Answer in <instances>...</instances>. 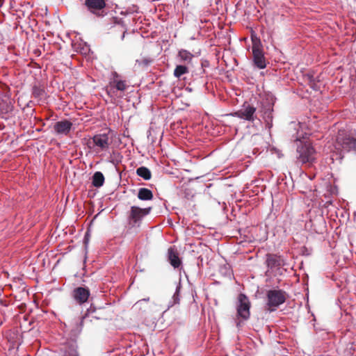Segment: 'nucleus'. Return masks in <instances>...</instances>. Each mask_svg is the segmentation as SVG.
Returning <instances> with one entry per match:
<instances>
[{
    "label": "nucleus",
    "mask_w": 356,
    "mask_h": 356,
    "mask_svg": "<svg viewBox=\"0 0 356 356\" xmlns=\"http://www.w3.org/2000/svg\"><path fill=\"white\" fill-rule=\"evenodd\" d=\"M136 175L146 181L149 180L152 177L151 171L145 166H141L137 168Z\"/></svg>",
    "instance_id": "nucleus-23"
},
{
    "label": "nucleus",
    "mask_w": 356,
    "mask_h": 356,
    "mask_svg": "<svg viewBox=\"0 0 356 356\" xmlns=\"http://www.w3.org/2000/svg\"><path fill=\"white\" fill-rule=\"evenodd\" d=\"M296 159L302 163H311L315 160L316 151L311 143L300 141L297 145Z\"/></svg>",
    "instance_id": "nucleus-2"
},
{
    "label": "nucleus",
    "mask_w": 356,
    "mask_h": 356,
    "mask_svg": "<svg viewBox=\"0 0 356 356\" xmlns=\"http://www.w3.org/2000/svg\"><path fill=\"white\" fill-rule=\"evenodd\" d=\"M13 105L9 99L2 100L0 102V111L2 114L7 115L6 118H8L9 115L13 111Z\"/></svg>",
    "instance_id": "nucleus-19"
},
{
    "label": "nucleus",
    "mask_w": 356,
    "mask_h": 356,
    "mask_svg": "<svg viewBox=\"0 0 356 356\" xmlns=\"http://www.w3.org/2000/svg\"><path fill=\"white\" fill-rule=\"evenodd\" d=\"M152 207L141 209L136 206H132L128 215V224L131 227H139L145 216L148 215Z\"/></svg>",
    "instance_id": "nucleus-4"
},
{
    "label": "nucleus",
    "mask_w": 356,
    "mask_h": 356,
    "mask_svg": "<svg viewBox=\"0 0 356 356\" xmlns=\"http://www.w3.org/2000/svg\"><path fill=\"white\" fill-rule=\"evenodd\" d=\"M273 105L268 99L261 102L260 113H261L263 120L266 124V128L270 131L273 127Z\"/></svg>",
    "instance_id": "nucleus-7"
},
{
    "label": "nucleus",
    "mask_w": 356,
    "mask_h": 356,
    "mask_svg": "<svg viewBox=\"0 0 356 356\" xmlns=\"http://www.w3.org/2000/svg\"><path fill=\"white\" fill-rule=\"evenodd\" d=\"M252 51L254 66L259 70L266 68L267 60L265 58L264 52L261 48L259 40L258 42H253Z\"/></svg>",
    "instance_id": "nucleus-5"
},
{
    "label": "nucleus",
    "mask_w": 356,
    "mask_h": 356,
    "mask_svg": "<svg viewBox=\"0 0 356 356\" xmlns=\"http://www.w3.org/2000/svg\"><path fill=\"white\" fill-rule=\"evenodd\" d=\"M32 95L38 102L44 101L46 98V92L43 88L34 86L32 88Z\"/></svg>",
    "instance_id": "nucleus-20"
},
{
    "label": "nucleus",
    "mask_w": 356,
    "mask_h": 356,
    "mask_svg": "<svg viewBox=\"0 0 356 356\" xmlns=\"http://www.w3.org/2000/svg\"><path fill=\"white\" fill-rule=\"evenodd\" d=\"M256 111L257 108L254 106L244 104L233 115L246 121L254 122L257 118Z\"/></svg>",
    "instance_id": "nucleus-8"
},
{
    "label": "nucleus",
    "mask_w": 356,
    "mask_h": 356,
    "mask_svg": "<svg viewBox=\"0 0 356 356\" xmlns=\"http://www.w3.org/2000/svg\"><path fill=\"white\" fill-rule=\"evenodd\" d=\"M149 300V298H143L136 302L135 304L136 306H140L142 305L143 302H148Z\"/></svg>",
    "instance_id": "nucleus-29"
},
{
    "label": "nucleus",
    "mask_w": 356,
    "mask_h": 356,
    "mask_svg": "<svg viewBox=\"0 0 356 356\" xmlns=\"http://www.w3.org/2000/svg\"><path fill=\"white\" fill-rule=\"evenodd\" d=\"M181 289V282L179 280L178 282L176 283L175 291L171 299L168 302L167 309H169L170 308L172 307L173 306L179 304Z\"/></svg>",
    "instance_id": "nucleus-16"
},
{
    "label": "nucleus",
    "mask_w": 356,
    "mask_h": 356,
    "mask_svg": "<svg viewBox=\"0 0 356 356\" xmlns=\"http://www.w3.org/2000/svg\"><path fill=\"white\" fill-rule=\"evenodd\" d=\"M337 145L341 147L342 149L347 152L356 153V138L353 137H341L338 136L337 139Z\"/></svg>",
    "instance_id": "nucleus-13"
},
{
    "label": "nucleus",
    "mask_w": 356,
    "mask_h": 356,
    "mask_svg": "<svg viewBox=\"0 0 356 356\" xmlns=\"http://www.w3.org/2000/svg\"><path fill=\"white\" fill-rule=\"evenodd\" d=\"M305 77L309 83H314L315 81L314 76L312 74L307 73L305 74Z\"/></svg>",
    "instance_id": "nucleus-28"
},
{
    "label": "nucleus",
    "mask_w": 356,
    "mask_h": 356,
    "mask_svg": "<svg viewBox=\"0 0 356 356\" xmlns=\"http://www.w3.org/2000/svg\"><path fill=\"white\" fill-rule=\"evenodd\" d=\"M72 127V122L67 119H64L55 122L53 129L55 135L58 136H67L70 134Z\"/></svg>",
    "instance_id": "nucleus-9"
},
{
    "label": "nucleus",
    "mask_w": 356,
    "mask_h": 356,
    "mask_svg": "<svg viewBox=\"0 0 356 356\" xmlns=\"http://www.w3.org/2000/svg\"><path fill=\"white\" fill-rule=\"evenodd\" d=\"M188 72V67L183 65H177L174 70V76L180 78L182 75Z\"/></svg>",
    "instance_id": "nucleus-26"
},
{
    "label": "nucleus",
    "mask_w": 356,
    "mask_h": 356,
    "mask_svg": "<svg viewBox=\"0 0 356 356\" xmlns=\"http://www.w3.org/2000/svg\"><path fill=\"white\" fill-rule=\"evenodd\" d=\"M220 271L222 273H224L225 275H231L230 268L227 265H224L222 267H221Z\"/></svg>",
    "instance_id": "nucleus-27"
},
{
    "label": "nucleus",
    "mask_w": 356,
    "mask_h": 356,
    "mask_svg": "<svg viewBox=\"0 0 356 356\" xmlns=\"http://www.w3.org/2000/svg\"><path fill=\"white\" fill-rule=\"evenodd\" d=\"M32 104H33V102H32V101H29V102L26 104V107H31Z\"/></svg>",
    "instance_id": "nucleus-33"
},
{
    "label": "nucleus",
    "mask_w": 356,
    "mask_h": 356,
    "mask_svg": "<svg viewBox=\"0 0 356 356\" xmlns=\"http://www.w3.org/2000/svg\"><path fill=\"white\" fill-rule=\"evenodd\" d=\"M129 86L125 80H122L121 76L116 72H113L109 79V82L106 86V94L112 99L122 97L123 93Z\"/></svg>",
    "instance_id": "nucleus-1"
},
{
    "label": "nucleus",
    "mask_w": 356,
    "mask_h": 356,
    "mask_svg": "<svg viewBox=\"0 0 356 356\" xmlns=\"http://www.w3.org/2000/svg\"><path fill=\"white\" fill-rule=\"evenodd\" d=\"M138 198L143 201L151 200L153 198V193L148 188H140L138 190Z\"/></svg>",
    "instance_id": "nucleus-21"
},
{
    "label": "nucleus",
    "mask_w": 356,
    "mask_h": 356,
    "mask_svg": "<svg viewBox=\"0 0 356 356\" xmlns=\"http://www.w3.org/2000/svg\"><path fill=\"white\" fill-rule=\"evenodd\" d=\"M90 296V290L88 287L78 286L72 292V297L76 303L81 305L86 303Z\"/></svg>",
    "instance_id": "nucleus-11"
},
{
    "label": "nucleus",
    "mask_w": 356,
    "mask_h": 356,
    "mask_svg": "<svg viewBox=\"0 0 356 356\" xmlns=\"http://www.w3.org/2000/svg\"><path fill=\"white\" fill-rule=\"evenodd\" d=\"M310 86H311V88L315 90H317V87H316V85L315 83V82L314 83H309Z\"/></svg>",
    "instance_id": "nucleus-31"
},
{
    "label": "nucleus",
    "mask_w": 356,
    "mask_h": 356,
    "mask_svg": "<svg viewBox=\"0 0 356 356\" xmlns=\"http://www.w3.org/2000/svg\"><path fill=\"white\" fill-rule=\"evenodd\" d=\"M127 28L125 26H124V31H123V33L121 36V40H123L124 37H125V33H127Z\"/></svg>",
    "instance_id": "nucleus-30"
},
{
    "label": "nucleus",
    "mask_w": 356,
    "mask_h": 356,
    "mask_svg": "<svg viewBox=\"0 0 356 356\" xmlns=\"http://www.w3.org/2000/svg\"><path fill=\"white\" fill-rule=\"evenodd\" d=\"M236 325L237 327H240L241 326V321H238L236 322Z\"/></svg>",
    "instance_id": "nucleus-32"
},
{
    "label": "nucleus",
    "mask_w": 356,
    "mask_h": 356,
    "mask_svg": "<svg viewBox=\"0 0 356 356\" xmlns=\"http://www.w3.org/2000/svg\"><path fill=\"white\" fill-rule=\"evenodd\" d=\"M122 156L118 152L113 151L110 156L108 162L117 166L122 161Z\"/></svg>",
    "instance_id": "nucleus-25"
},
{
    "label": "nucleus",
    "mask_w": 356,
    "mask_h": 356,
    "mask_svg": "<svg viewBox=\"0 0 356 356\" xmlns=\"http://www.w3.org/2000/svg\"><path fill=\"white\" fill-rule=\"evenodd\" d=\"M63 356H79L78 346L75 341L68 342L65 345Z\"/></svg>",
    "instance_id": "nucleus-18"
},
{
    "label": "nucleus",
    "mask_w": 356,
    "mask_h": 356,
    "mask_svg": "<svg viewBox=\"0 0 356 356\" xmlns=\"http://www.w3.org/2000/svg\"><path fill=\"white\" fill-rule=\"evenodd\" d=\"M87 235H88V233H86V235H85V238H84L85 241L86 240Z\"/></svg>",
    "instance_id": "nucleus-34"
},
{
    "label": "nucleus",
    "mask_w": 356,
    "mask_h": 356,
    "mask_svg": "<svg viewBox=\"0 0 356 356\" xmlns=\"http://www.w3.org/2000/svg\"><path fill=\"white\" fill-rule=\"evenodd\" d=\"M92 140L94 145L102 151L106 150L111 143L108 133L95 134Z\"/></svg>",
    "instance_id": "nucleus-12"
},
{
    "label": "nucleus",
    "mask_w": 356,
    "mask_h": 356,
    "mask_svg": "<svg viewBox=\"0 0 356 356\" xmlns=\"http://www.w3.org/2000/svg\"><path fill=\"white\" fill-rule=\"evenodd\" d=\"M178 57L181 61L189 63L192 60L193 55L186 49H181L178 52Z\"/></svg>",
    "instance_id": "nucleus-24"
},
{
    "label": "nucleus",
    "mask_w": 356,
    "mask_h": 356,
    "mask_svg": "<svg viewBox=\"0 0 356 356\" xmlns=\"http://www.w3.org/2000/svg\"><path fill=\"white\" fill-rule=\"evenodd\" d=\"M250 302L248 298L245 294L240 293L236 303L238 318H241L243 321L248 320L250 316Z\"/></svg>",
    "instance_id": "nucleus-6"
},
{
    "label": "nucleus",
    "mask_w": 356,
    "mask_h": 356,
    "mask_svg": "<svg viewBox=\"0 0 356 356\" xmlns=\"http://www.w3.org/2000/svg\"><path fill=\"white\" fill-rule=\"evenodd\" d=\"M85 6L88 10L97 17H103V11L100 13L106 7V2L104 0H85Z\"/></svg>",
    "instance_id": "nucleus-10"
},
{
    "label": "nucleus",
    "mask_w": 356,
    "mask_h": 356,
    "mask_svg": "<svg viewBox=\"0 0 356 356\" xmlns=\"http://www.w3.org/2000/svg\"><path fill=\"white\" fill-rule=\"evenodd\" d=\"M104 183V176L101 172H95L92 177V184L95 187L99 188Z\"/></svg>",
    "instance_id": "nucleus-22"
},
{
    "label": "nucleus",
    "mask_w": 356,
    "mask_h": 356,
    "mask_svg": "<svg viewBox=\"0 0 356 356\" xmlns=\"http://www.w3.org/2000/svg\"><path fill=\"white\" fill-rule=\"evenodd\" d=\"M282 259L280 257L275 254H267L266 265L268 268L273 269L279 268L282 265Z\"/></svg>",
    "instance_id": "nucleus-17"
},
{
    "label": "nucleus",
    "mask_w": 356,
    "mask_h": 356,
    "mask_svg": "<svg viewBox=\"0 0 356 356\" xmlns=\"http://www.w3.org/2000/svg\"><path fill=\"white\" fill-rule=\"evenodd\" d=\"M86 316H82L74 319L69 325V330L72 337H77L82 331L83 320Z\"/></svg>",
    "instance_id": "nucleus-14"
},
{
    "label": "nucleus",
    "mask_w": 356,
    "mask_h": 356,
    "mask_svg": "<svg viewBox=\"0 0 356 356\" xmlns=\"http://www.w3.org/2000/svg\"><path fill=\"white\" fill-rule=\"evenodd\" d=\"M168 259L170 264L175 268H177L180 266L181 261L179 257L177 251L175 247H170L168 250Z\"/></svg>",
    "instance_id": "nucleus-15"
},
{
    "label": "nucleus",
    "mask_w": 356,
    "mask_h": 356,
    "mask_svg": "<svg viewBox=\"0 0 356 356\" xmlns=\"http://www.w3.org/2000/svg\"><path fill=\"white\" fill-rule=\"evenodd\" d=\"M286 300V293L281 289H271L267 292V306L270 312L277 309Z\"/></svg>",
    "instance_id": "nucleus-3"
}]
</instances>
